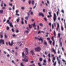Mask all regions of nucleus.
<instances>
[{
	"instance_id": "obj_1",
	"label": "nucleus",
	"mask_w": 66,
	"mask_h": 66,
	"mask_svg": "<svg viewBox=\"0 0 66 66\" xmlns=\"http://www.w3.org/2000/svg\"><path fill=\"white\" fill-rule=\"evenodd\" d=\"M22 57L24 58V59H22V60L26 62H27L28 61L27 59V56H25V54L24 52L22 53Z\"/></svg>"
},
{
	"instance_id": "obj_2",
	"label": "nucleus",
	"mask_w": 66,
	"mask_h": 66,
	"mask_svg": "<svg viewBox=\"0 0 66 66\" xmlns=\"http://www.w3.org/2000/svg\"><path fill=\"white\" fill-rule=\"evenodd\" d=\"M53 20L55 22V21L56 20V14L55 13H54V17H53Z\"/></svg>"
},
{
	"instance_id": "obj_3",
	"label": "nucleus",
	"mask_w": 66,
	"mask_h": 66,
	"mask_svg": "<svg viewBox=\"0 0 66 66\" xmlns=\"http://www.w3.org/2000/svg\"><path fill=\"white\" fill-rule=\"evenodd\" d=\"M41 50V48L39 47L36 48L35 49V51L36 52H39Z\"/></svg>"
},
{
	"instance_id": "obj_4",
	"label": "nucleus",
	"mask_w": 66,
	"mask_h": 66,
	"mask_svg": "<svg viewBox=\"0 0 66 66\" xmlns=\"http://www.w3.org/2000/svg\"><path fill=\"white\" fill-rule=\"evenodd\" d=\"M57 60L58 61V64L60 65L61 64V61L60 60H59V57H57Z\"/></svg>"
},
{
	"instance_id": "obj_5",
	"label": "nucleus",
	"mask_w": 66,
	"mask_h": 66,
	"mask_svg": "<svg viewBox=\"0 0 66 66\" xmlns=\"http://www.w3.org/2000/svg\"><path fill=\"white\" fill-rule=\"evenodd\" d=\"M2 43V44H4V40L1 39L0 40V43Z\"/></svg>"
},
{
	"instance_id": "obj_6",
	"label": "nucleus",
	"mask_w": 66,
	"mask_h": 66,
	"mask_svg": "<svg viewBox=\"0 0 66 66\" xmlns=\"http://www.w3.org/2000/svg\"><path fill=\"white\" fill-rule=\"evenodd\" d=\"M39 16H42L43 17H44V15L43 14V13H41L40 12L39 14Z\"/></svg>"
},
{
	"instance_id": "obj_7",
	"label": "nucleus",
	"mask_w": 66,
	"mask_h": 66,
	"mask_svg": "<svg viewBox=\"0 0 66 66\" xmlns=\"http://www.w3.org/2000/svg\"><path fill=\"white\" fill-rule=\"evenodd\" d=\"M13 41H12L11 42V44L10 43V42H9V45L10 46H12L13 45Z\"/></svg>"
},
{
	"instance_id": "obj_8",
	"label": "nucleus",
	"mask_w": 66,
	"mask_h": 66,
	"mask_svg": "<svg viewBox=\"0 0 66 66\" xmlns=\"http://www.w3.org/2000/svg\"><path fill=\"white\" fill-rule=\"evenodd\" d=\"M30 52L32 54V55H35V54L34 53V52L33 51L31 50L30 51Z\"/></svg>"
},
{
	"instance_id": "obj_9",
	"label": "nucleus",
	"mask_w": 66,
	"mask_h": 66,
	"mask_svg": "<svg viewBox=\"0 0 66 66\" xmlns=\"http://www.w3.org/2000/svg\"><path fill=\"white\" fill-rule=\"evenodd\" d=\"M48 14H49V15H48V16H47V17H48V18H50V16H52V15H51V12H48Z\"/></svg>"
},
{
	"instance_id": "obj_10",
	"label": "nucleus",
	"mask_w": 66,
	"mask_h": 66,
	"mask_svg": "<svg viewBox=\"0 0 66 66\" xmlns=\"http://www.w3.org/2000/svg\"><path fill=\"white\" fill-rule=\"evenodd\" d=\"M52 50H53V51L54 52V53L56 54V50H54L53 48H52Z\"/></svg>"
},
{
	"instance_id": "obj_11",
	"label": "nucleus",
	"mask_w": 66,
	"mask_h": 66,
	"mask_svg": "<svg viewBox=\"0 0 66 66\" xmlns=\"http://www.w3.org/2000/svg\"><path fill=\"white\" fill-rule=\"evenodd\" d=\"M53 59L52 60V62H53L54 63V61L55 60V58L54 57H53Z\"/></svg>"
},
{
	"instance_id": "obj_12",
	"label": "nucleus",
	"mask_w": 66,
	"mask_h": 66,
	"mask_svg": "<svg viewBox=\"0 0 66 66\" xmlns=\"http://www.w3.org/2000/svg\"><path fill=\"white\" fill-rule=\"evenodd\" d=\"M38 39L39 40V41H42V42H43V39H42V38H41V37H40V39L38 38Z\"/></svg>"
},
{
	"instance_id": "obj_13",
	"label": "nucleus",
	"mask_w": 66,
	"mask_h": 66,
	"mask_svg": "<svg viewBox=\"0 0 66 66\" xmlns=\"http://www.w3.org/2000/svg\"><path fill=\"white\" fill-rule=\"evenodd\" d=\"M20 20V18H19L18 19H17L16 21L18 23L19 21Z\"/></svg>"
},
{
	"instance_id": "obj_14",
	"label": "nucleus",
	"mask_w": 66,
	"mask_h": 66,
	"mask_svg": "<svg viewBox=\"0 0 66 66\" xmlns=\"http://www.w3.org/2000/svg\"><path fill=\"white\" fill-rule=\"evenodd\" d=\"M29 16V15H28V16H26L25 18V19L26 20H28V19Z\"/></svg>"
},
{
	"instance_id": "obj_15",
	"label": "nucleus",
	"mask_w": 66,
	"mask_h": 66,
	"mask_svg": "<svg viewBox=\"0 0 66 66\" xmlns=\"http://www.w3.org/2000/svg\"><path fill=\"white\" fill-rule=\"evenodd\" d=\"M36 23L34 22L33 24V27L34 28L36 27V25H35Z\"/></svg>"
},
{
	"instance_id": "obj_16",
	"label": "nucleus",
	"mask_w": 66,
	"mask_h": 66,
	"mask_svg": "<svg viewBox=\"0 0 66 66\" xmlns=\"http://www.w3.org/2000/svg\"><path fill=\"white\" fill-rule=\"evenodd\" d=\"M56 61H55V62L54 63V64H53V65H54V66H56Z\"/></svg>"
},
{
	"instance_id": "obj_17",
	"label": "nucleus",
	"mask_w": 66,
	"mask_h": 66,
	"mask_svg": "<svg viewBox=\"0 0 66 66\" xmlns=\"http://www.w3.org/2000/svg\"><path fill=\"white\" fill-rule=\"evenodd\" d=\"M9 24L11 27H13V26L12 25V23H10Z\"/></svg>"
},
{
	"instance_id": "obj_18",
	"label": "nucleus",
	"mask_w": 66,
	"mask_h": 66,
	"mask_svg": "<svg viewBox=\"0 0 66 66\" xmlns=\"http://www.w3.org/2000/svg\"><path fill=\"white\" fill-rule=\"evenodd\" d=\"M60 36L61 34L60 33L58 34V37H59V38H60Z\"/></svg>"
},
{
	"instance_id": "obj_19",
	"label": "nucleus",
	"mask_w": 66,
	"mask_h": 66,
	"mask_svg": "<svg viewBox=\"0 0 66 66\" xmlns=\"http://www.w3.org/2000/svg\"><path fill=\"white\" fill-rule=\"evenodd\" d=\"M25 49L26 50V52H28V48H26Z\"/></svg>"
},
{
	"instance_id": "obj_20",
	"label": "nucleus",
	"mask_w": 66,
	"mask_h": 66,
	"mask_svg": "<svg viewBox=\"0 0 66 66\" xmlns=\"http://www.w3.org/2000/svg\"><path fill=\"white\" fill-rule=\"evenodd\" d=\"M42 60L43 59L41 58H40V59H39V61L41 62H42Z\"/></svg>"
},
{
	"instance_id": "obj_21",
	"label": "nucleus",
	"mask_w": 66,
	"mask_h": 66,
	"mask_svg": "<svg viewBox=\"0 0 66 66\" xmlns=\"http://www.w3.org/2000/svg\"><path fill=\"white\" fill-rule=\"evenodd\" d=\"M3 10H0V14L2 13L3 12Z\"/></svg>"
},
{
	"instance_id": "obj_22",
	"label": "nucleus",
	"mask_w": 66,
	"mask_h": 66,
	"mask_svg": "<svg viewBox=\"0 0 66 66\" xmlns=\"http://www.w3.org/2000/svg\"><path fill=\"white\" fill-rule=\"evenodd\" d=\"M60 27L59 24L58 23H57V28H59Z\"/></svg>"
},
{
	"instance_id": "obj_23",
	"label": "nucleus",
	"mask_w": 66,
	"mask_h": 66,
	"mask_svg": "<svg viewBox=\"0 0 66 66\" xmlns=\"http://www.w3.org/2000/svg\"><path fill=\"white\" fill-rule=\"evenodd\" d=\"M10 21L9 20H8L6 22V23H8L9 24H10V22H9Z\"/></svg>"
},
{
	"instance_id": "obj_24",
	"label": "nucleus",
	"mask_w": 66,
	"mask_h": 66,
	"mask_svg": "<svg viewBox=\"0 0 66 66\" xmlns=\"http://www.w3.org/2000/svg\"><path fill=\"white\" fill-rule=\"evenodd\" d=\"M32 5H34V0H32Z\"/></svg>"
},
{
	"instance_id": "obj_25",
	"label": "nucleus",
	"mask_w": 66,
	"mask_h": 66,
	"mask_svg": "<svg viewBox=\"0 0 66 66\" xmlns=\"http://www.w3.org/2000/svg\"><path fill=\"white\" fill-rule=\"evenodd\" d=\"M54 36H55L56 35L55 31H54Z\"/></svg>"
},
{
	"instance_id": "obj_26",
	"label": "nucleus",
	"mask_w": 66,
	"mask_h": 66,
	"mask_svg": "<svg viewBox=\"0 0 66 66\" xmlns=\"http://www.w3.org/2000/svg\"><path fill=\"white\" fill-rule=\"evenodd\" d=\"M19 31L18 30V29H16V33H18L19 32Z\"/></svg>"
},
{
	"instance_id": "obj_27",
	"label": "nucleus",
	"mask_w": 66,
	"mask_h": 66,
	"mask_svg": "<svg viewBox=\"0 0 66 66\" xmlns=\"http://www.w3.org/2000/svg\"><path fill=\"white\" fill-rule=\"evenodd\" d=\"M60 46H62V42H60Z\"/></svg>"
},
{
	"instance_id": "obj_28",
	"label": "nucleus",
	"mask_w": 66,
	"mask_h": 66,
	"mask_svg": "<svg viewBox=\"0 0 66 66\" xmlns=\"http://www.w3.org/2000/svg\"><path fill=\"white\" fill-rule=\"evenodd\" d=\"M39 25H40V26H41V27H42L43 26V24L42 23H40V24H39Z\"/></svg>"
},
{
	"instance_id": "obj_29",
	"label": "nucleus",
	"mask_w": 66,
	"mask_h": 66,
	"mask_svg": "<svg viewBox=\"0 0 66 66\" xmlns=\"http://www.w3.org/2000/svg\"><path fill=\"white\" fill-rule=\"evenodd\" d=\"M48 57H49L50 58L51 57V55L50 53H48Z\"/></svg>"
},
{
	"instance_id": "obj_30",
	"label": "nucleus",
	"mask_w": 66,
	"mask_h": 66,
	"mask_svg": "<svg viewBox=\"0 0 66 66\" xmlns=\"http://www.w3.org/2000/svg\"><path fill=\"white\" fill-rule=\"evenodd\" d=\"M38 64L39 65V66H42L41 64H40V63H38Z\"/></svg>"
},
{
	"instance_id": "obj_31",
	"label": "nucleus",
	"mask_w": 66,
	"mask_h": 66,
	"mask_svg": "<svg viewBox=\"0 0 66 66\" xmlns=\"http://www.w3.org/2000/svg\"><path fill=\"white\" fill-rule=\"evenodd\" d=\"M61 30H62V31H63V30H64V28H63V27H61Z\"/></svg>"
},
{
	"instance_id": "obj_32",
	"label": "nucleus",
	"mask_w": 66,
	"mask_h": 66,
	"mask_svg": "<svg viewBox=\"0 0 66 66\" xmlns=\"http://www.w3.org/2000/svg\"><path fill=\"white\" fill-rule=\"evenodd\" d=\"M46 65V63H43V65Z\"/></svg>"
},
{
	"instance_id": "obj_33",
	"label": "nucleus",
	"mask_w": 66,
	"mask_h": 66,
	"mask_svg": "<svg viewBox=\"0 0 66 66\" xmlns=\"http://www.w3.org/2000/svg\"><path fill=\"white\" fill-rule=\"evenodd\" d=\"M61 12L62 13H64V11L63 10V9L62 10H61Z\"/></svg>"
},
{
	"instance_id": "obj_34",
	"label": "nucleus",
	"mask_w": 66,
	"mask_h": 66,
	"mask_svg": "<svg viewBox=\"0 0 66 66\" xmlns=\"http://www.w3.org/2000/svg\"><path fill=\"white\" fill-rule=\"evenodd\" d=\"M47 43L46 42H44V44L45 45H46L47 44Z\"/></svg>"
},
{
	"instance_id": "obj_35",
	"label": "nucleus",
	"mask_w": 66,
	"mask_h": 66,
	"mask_svg": "<svg viewBox=\"0 0 66 66\" xmlns=\"http://www.w3.org/2000/svg\"><path fill=\"white\" fill-rule=\"evenodd\" d=\"M44 20H45V21H47V19L46 18H44Z\"/></svg>"
},
{
	"instance_id": "obj_36",
	"label": "nucleus",
	"mask_w": 66,
	"mask_h": 66,
	"mask_svg": "<svg viewBox=\"0 0 66 66\" xmlns=\"http://www.w3.org/2000/svg\"><path fill=\"white\" fill-rule=\"evenodd\" d=\"M45 9H43V12L45 13Z\"/></svg>"
},
{
	"instance_id": "obj_37",
	"label": "nucleus",
	"mask_w": 66,
	"mask_h": 66,
	"mask_svg": "<svg viewBox=\"0 0 66 66\" xmlns=\"http://www.w3.org/2000/svg\"><path fill=\"white\" fill-rule=\"evenodd\" d=\"M29 27L30 28H32V27L31 26L30 24H29Z\"/></svg>"
},
{
	"instance_id": "obj_38",
	"label": "nucleus",
	"mask_w": 66,
	"mask_h": 66,
	"mask_svg": "<svg viewBox=\"0 0 66 66\" xmlns=\"http://www.w3.org/2000/svg\"><path fill=\"white\" fill-rule=\"evenodd\" d=\"M64 27L65 29H66V25L65 23H64Z\"/></svg>"
},
{
	"instance_id": "obj_39",
	"label": "nucleus",
	"mask_w": 66,
	"mask_h": 66,
	"mask_svg": "<svg viewBox=\"0 0 66 66\" xmlns=\"http://www.w3.org/2000/svg\"><path fill=\"white\" fill-rule=\"evenodd\" d=\"M26 32L28 34L29 33V32L28 31H25L24 32V33H25Z\"/></svg>"
},
{
	"instance_id": "obj_40",
	"label": "nucleus",
	"mask_w": 66,
	"mask_h": 66,
	"mask_svg": "<svg viewBox=\"0 0 66 66\" xmlns=\"http://www.w3.org/2000/svg\"><path fill=\"white\" fill-rule=\"evenodd\" d=\"M6 20V19H5V18H4V19L3 20V22H5Z\"/></svg>"
},
{
	"instance_id": "obj_41",
	"label": "nucleus",
	"mask_w": 66,
	"mask_h": 66,
	"mask_svg": "<svg viewBox=\"0 0 66 66\" xmlns=\"http://www.w3.org/2000/svg\"><path fill=\"white\" fill-rule=\"evenodd\" d=\"M46 1H47V4H49L50 3L48 1V0H46Z\"/></svg>"
},
{
	"instance_id": "obj_42",
	"label": "nucleus",
	"mask_w": 66,
	"mask_h": 66,
	"mask_svg": "<svg viewBox=\"0 0 66 66\" xmlns=\"http://www.w3.org/2000/svg\"><path fill=\"white\" fill-rule=\"evenodd\" d=\"M31 1H29V5L30 4V3H31Z\"/></svg>"
},
{
	"instance_id": "obj_43",
	"label": "nucleus",
	"mask_w": 66,
	"mask_h": 66,
	"mask_svg": "<svg viewBox=\"0 0 66 66\" xmlns=\"http://www.w3.org/2000/svg\"><path fill=\"white\" fill-rule=\"evenodd\" d=\"M5 38H7V36L6 35V34H5Z\"/></svg>"
},
{
	"instance_id": "obj_44",
	"label": "nucleus",
	"mask_w": 66,
	"mask_h": 66,
	"mask_svg": "<svg viewBox=\"0 0 66 66\" xmlns=\"http://www.w3.org/2000/svg\"><path fill=\"white\" fill-rule=\"evenodd\" d=\"M3 6V3H1V6L2 7Z\"/></svg>"
},
{
	"instance_id": "obj_45",
	"label": "nucleus",
	"mask_w": 66,
	"mask_h": 66,
	"mask_svg": "<svg viewBox=\"0 0 66 66\" xmlns=\"http://www.w3.org/2000/svg\"><path fill=\"white\" fill-rule=\"evenodd\" d=\"M55 42L54 41H53V46H54L55 45Z\"/></svg>"
},
{
	"instance_id": "obj_46",
	"label": "nucleus",
	"mask_w": 66,
	"mask_h": 66,
	"mask_svg": "<svg viewBox=\"0 0 66 66\" xmlns=\"http://www.w3.org/2000/svg\"><path fill=\"white\" fill-rule=\"evenodd\" d=\"M62 61H63V62L66 63V61H65L63 59H62Z\"/></svg>"
},
{
	"instance_id": "obj_47",
	"label": "nucleus",
	"mask_w": 66,
	"mask_h": 66,
	"mask_svg": "<svg viewBox=\"0 0 66 66\" xmlns=\"http://www.w3.org/2000/svg\"><path fill=\"white\" fill-rule=\"evenodd\" d=\"M43 62H44V63H46V60H43Z\"/></svg>"
},
{
	"instance_id": "obj_48",
	"label": "nucleus",
	"mask_w": 66,
	"mask_h": 66,
	"mask_svg": "<svg viewBox=\"0 0 66 66\" xmlns=\"http://www.w3.org/2000/svg\"><path fill=\"white\" fill-rule=\"evenodd\" d=\"M21 23L23 24H24V22L23 21H22L21 22Z\"/></svg>"
},
{
	"instance_id": "obj_49",
	"label": "nucleus",
	"mask_w": 66,
	"mask_h": 66,
	"mask_svg": "<svg viewBox=\"0 0 66 66\" xmlns=\"http://www.w3.org/2000/svg\"><path fill=\"white\" fill-rule=\"evenodd\" d=\"M54 29V25L53 24H52V29Z\"/></svg>"
},
{
	"instance_id": "obj_50",
	"label": "nucleus",
	"mask_w": 66,
	"mask_h": 66,
	"mask_svg": "<svg viewBox=\"0 0 66 66\" xmlns=\"http://www.w3.org/2000/svg\"><path fill=\"white\" fill-rule=\"evenodd\" d=\"M16 15H17V16H19V14H18V13H16Z\"/></svg>"
},
{
	"instance_id": "obj_51",
	"label": "nucleus",
	"mask_w": 66,
	"mask_h": 66,
	"mask_svg": "<svg viewBox=\"0 0 66 66\" xmlns=\"http://www.w3.org/2000/svg\"><path fill=\"white\" fill-rule=\"evenodd\" d=\"M3 35L2 32H1L0 33V35Z\"/></svg>"
},
{
	"instance_id": "obj_52",
	"label": "nucleus",
	"mask_w": 66,
	"mask_h": 66,
	"mask_svg": "<svg viewBox=\"0 0 66 66\" xmlns=\"http://www.w3.org/2000/svg\"><path fill=\"white\" fill-rule=\"evenodd\" d=\"M52 43V42L51 41H50V45H51Z\"/></svg>"
},
{
	"instance_id": "obj_53",
	"label": "nucleus",
	"mask_w": 66,
	"mask_h": 66,
	"mask_svg": "<svg viewBox=\"0 0 66 66\" xmlns=\"http://www.w3.org/2000/svg\"><path fill=\"white\" fill-rule=\"evenodd\" d=\"M35 38L36 39H39L37 37H35Z\"/></svg>"
},
{
	"instance_id": "obj_54",
	"label": "nucleus",
	"mask_w": 66,
	"mask_h": 66,
	"mask_svg": "<svg viewBox=\"0 0 66 66\" xmlns=\"http://www.w3.org/2000/svg\"><path fill=\"white\" fill-rule=\"evenodd\" d=\"M13 10L14 9H15V6L14 5L13 6Z\"/></svg>"
},
{
	"instance_id": "obj_55",
	"label": "nucleus",
	"mask_w": 66,
	"mask_h": 66,
	"mask_svg": "<svg viewBox=\"0 0 66 66\" xmlns=\"http://www.w3.org/2000/svg\"><path fill=\"white\" fill-rule=\"evenodd\" d=\"M9 28L8 27H7V30H9Z\"/></svg>"
},
{
	"instance_id": "obj_56",
	"label": "nucleus",
	"mask_w": 66,
	"mask_h": 66,
	"mask_svg": "<svg viewBox=\"0 0 66 66\" xmlns=\"http://www.w3.org/2000/svg\"><path fill=\"white\" fill-rule=\"evenodd\" d=\"M12 31L13 32H14V29H12Z\"/></svg>"
},
{
	"instance_id": "obj_57",
	"label": "nucleus",
	"mask_w": 66,
	"mask_h": 66,
	"mask_svg": "<svg viewBox=\"0 0 66 66\" xmlns=\"http://www.w3.org/2000/svg\"><path fill=\"white\" fill-rule=\"evenodd\" d=\"M18 11L17 10H16V14L18 13Z\"/></svg>"
},
{
	"instance_id": "obj_58",
	"label": "nucleus",
	"mask_w": 66,
	"mask_h": 66,
	"mask_svg": "<svg viewBox=\"0 0 66 66\" xmlns=\"http://www.w3.org/2000/svg\"><path fill=\"white\" fill-rule=\"evenodd\" d=\"M25 22L26 24H27V21L26 20H25Z\"/></svg>"
},
{
	"instance_id": "obj_59",
	"label": "nucleus",
	"mask_w": 66,
	"mask_h": 66,
	"mask_svg": "<svg viewBox=\"0 0 66 66\" xmlns=\"http://www.w3.org/2000/svg\"><path fill=\"white\" fill-rule=\"evenodd\" d=\"M48 25H50V26H51V24L50 23H49V24H48Z\"/></svg>"
},
{
	"instance_id": "obj_60",
	"label": "nucleus",
	"mask_w": 66,
	"mask_h": 66,
	"mask_svg": "<svg viewBox=\"0 0 66 66\" xmlns=\"http://www.w3.org/2000/svg\"><path fill=\"white\" fill-rule=\"evenodd\" d=\"M47 40H50V39L49 38H47Z\"/></svg>"
},
{
	"instance_id": "obj_61",
	"label": "nucleus",
	"mask_w": 66,
	"mask_h": 66,
	"mask_svg": "<svg viewBox=\"0 0 66 66\" xmlns=\"http://www.w3.org/2000/svg\"><path fill=\"white\" fill-rule=\"evenodd\" d=\"M59 28H56V30H57V31H58Z\"/></svg>"
},
{
	"instance_id": "obj_62",
	"label": "nucleus",
	"mask_w": 66,
	"mask_h": 66,
	"mask_svg": "<svg viewBox=\"0 0 66 66\" xmlns=\"http://www.w3.org/2000/svg\"><path fill=\"white\" fill-rule=\"evenodd\" d=\"M21 8L22 9H24V7H21Z\"/></svg>"
},
{
	"instance_id": "obj_63",
	"label": "nucleus",
	"mask_w": 66,
	"mask_h": 66,
	"mask_svg": "<svg viewBox=\"0 0 66 66\" xmlns=\"http://www.w3.org/2000/svg\"><path fill=\"white\" fill-rule=\"evenodd\" d=\"M43 57L45 58V56L44 55H43Z\"/></svg>"
},
{
	"instance_id": "obj_64",
	"label": "nucleus",
	"mask_w": 66,
	"mask_h": 66,
	"mask_svg": "<svg viewBox=\"0 0 66 66\" xmlns=\"http://www.w3.org/2000/svg\"><path fill=\"white\" fill-rule=\"evenodd\" d=\"M21 65L22 66H24V65H23L22 63H21Z\"/></svg>"
}]
</instances>
